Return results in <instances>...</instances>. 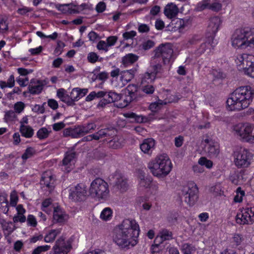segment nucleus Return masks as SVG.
Masks as SVG:
<instances>
[{
	"mask_svg": "<svg viewBox=\"0 0 254 254\" xmlns=\"http://www.w3.org/2000/svg\"><path fill=\"white\" fill-rule=\"evenodd\" d=\"M139 233V227L134 220L125 219L115 229L113 241L122 249L133 247L137 244Z\"/></svg>",
	"mask_w": 254,
	"mask_h": 254,
	"instance_id": "f257e3e1",
	"label": "nucleus"
},
{
	"mask_svg": "<svg viewBox=\"0 0 254 254\" xmlns=\"http://www.w3.org/2000/svg\"><path fill=\"white\" fill-rule=\"evenodd\" d=\"M254 91L250 86L237 88L230 95L226 103L230 111H241L249 107L252 102Z\"/></svg>",
	"mask_w": 254,
	"mask_h": 254,
	"instance_id": "f03ea898",
	"label": "nucleus"
},
{
	"mask_svg": "<svg viewBox=\"0 0 254 254\" xmlns=\"http://www.w3.org/2000/svg\"><path fill=\"white\" fill-rule=\"evenodd\" d=\"M231 44L236 49L254 48V27H245L235 30L231 37Z\"/></svg>",
	"mask_w": 254,
	"mask_h": 254,
	"instance_id": "7ed1b4c3",
	"label": "nucleus"
},
{
	"mask_svg": "<svg viewBox=\"0 0 254 254\" xmlns=\"http://www.w3.org/2000/svg\"><path fill=\"white\" fill-rule=\"evenodd\" d=\"M148 168L151 173L157 177L167 176L171 171L172 164L166 154L157 156L148 164Z\"/></svg>",
	"mask_w": 254,
	"mask_h": 254,
	"instance_id": "20e7f679",
	"label": "nucleus"
},
{
	"mask_svg": "<svg viewBox=\"0 0 254 254\" xmlns=\"http://www.w3.org/2000/svg\"><path fill=\"white\" fill-rule=\"evenodd\" d=\"M109 185L102 179L97 178L91 182L89 193L93 197L99 200H107L109 196Z\"/></svg>",
	"mask_w": 254,
	"mask_h": 254,
	"instance_id": "39448f33",
	"label": "nucleus"
},
{
	"mask_svg": "<svg viewBox=\"0 0 254 254\" xmlns=\"http://www.w3.org/2000/svg\"><path fill=\"white\" fill-rule=\"evenodd\" d=\"M161 72V66L159 64H153V68L150 67L145 72L141 79V90L146 94H152L154 93L155 88L151 84L156 79L158 73Z\"/></svg>",
	"mask_w": 254,
	"mask_h": 254,
	"instance_id": "423d86ee",
	"label": "nucleus"
},
{
	"mask_svg": "<svg viewBox=\"0 0 254 254\" xmlns=\"http://www.w3.org/2000/svg\"><path fill=\"white\" fill-rule=\"evenodd\" d=\"M154 57L151 60L150 68H153V64H159L161 66V72L162 71V65L160 64V61L166 63V60L170 59L173 53V50L170 44L166 43L160 45L155 50Z\"/></svg>",
	"mask_w": 254,
	"mask_h": 254,
	"instance_id": "0eeeda50",
	"label": "nucleus"
},
{
	"mask_svg": "<svg viewBox=\"0 0 254 254\" xmlns=\"http://www.w3.org/2000/svg\"><path fill=\"white\" fill-rule=\"evenodd\" d=\"M233 132L239 139L243 141L252 143L254 142L253 128L248 124L239 123L233 127Z\"/></svg>",
	"mask_w": 254,
	"mask_h": 254,
	"instance_id": "6e6552de",
	"label": "nucleus"
},
{
	"mask_svg": "<svg viewBox=\"0 0 254 254\" xmlns=\"http://www.w3.org/2000/svg\"><path fill=\"white\" fill-rule=\"evenodd\" d=\"M234 162L239 168L249 166L253 158V154L249 150L241 148L234 152Z\"/></svg>",
	"mask_w": 254,
	"mask_h": 254,
	"instance_id": "1a4fd4ad",
	"label": "nucleus"
},
{
	"mask_svg": "<svg viewBox=\"0 0 254 254\" xmlns=\"http://www.w3.org/2000/svg\"><path fill=\"white\" fill-rule=\"evenodd\" d=\"M182 195L186 202L190 206L193 205L198 198V189L196 184L190 182L184 186Z\"/></svg>",
	"mask_w": 254,
	"mask_h": 254,
	"instance_id": "9d476101",
	"label": "nucleus"
},
{
	"mask_svg": "<svg viewBox=\"0 0 254 254\" xmlns=\"http://www.w3.org/2000/svg\"><path fill=\"white\" fill-rule=\"evenodd\" d=\"M236 222L240 225H251L254 222V207L243 208L236 216Z\"/></svg>",
	"mask_w": 254,
	"mask_h": 254,
	"instance_id": "9b49d317",
	"label": "nucleus"
},
{
	"mask_svg": "<svg viewBox=\"0 0 254 254\" xmlns=\"http://www.w3.org/2000/svg\"><path fill=\"white\" fill-rule=\"evenodd\" d=\"M87 190V187L85 184H78L70 192L69 197L74 201H83L86 199Z\"/></svg>",
	"mask_w": 254,
	"mask_h": 254,
	"instance_id": "f8f14e48",
	"label": "nucleus"
},
{
	"mask_svg": "<svg viewBox=\"0 0 254 254\" xmlns=\"http://www.w3.org/2000/svg\"><path fill=\"white\" fill-rule=\"evenodd\" d=\"M71 246L70 243L65 241L63 237L59 238L56 242L49 254H67L70 251Z\"/></svg>",
	"mask_w": 254,
	"mask_h": 254,
	"instance_id": "ddd939ff",
	"label": "nucleus"
},
{
	"mask_svg": "<svg viewBox=\"0 0 254 254\" xmlns=\"http://www.w3.org/2000/svg\"><path fill=\"white\" fill-rule=\"evenodd\" d=\"M126 95L124 99V104H122V107L127 106L131 102L137 100L140 97L138 87L134 84H129L126 88Z\"/></svg>",
	"mask_w": 254,
	"mask_h": 254,
	"instance_id": "4468645a",
	"label": "nucleus"
},
{
	"mask_svg": "<svg viewBox=\"0 0 254 254\" xmlns=\"http://www.w3.org/2000/svg\"><path fill=\"white\" fill-rule=\"evenodd\" d=\"M86 5L85 3L76 5L71 3L64 4H58L56 5V7L64 14H72L79 13L85 8Z\"/></svg>",
	"mask_w": 254,
	"mask_h": 254,
	"instance_id": "2eb2a0df",
	"label": "nucleus"
},
{
	"mask_svg": "<svg viewBox=\"0 0 254 254\" xmlns=\"http://www.w3.org/2000/svg\"><path fill=\"white\" fill-rule=\"evenodd\" d=\"M235 60L239 69H243L244 71L245 67L252 65L254 61V56L245 53L239 54L236 56Z\"/></svg>",
	"mask_w": 254,
	"mask_h": 254,
	"instance_id": "dca6fc26",
	"label": "nucleus"
},
{
	"mask_svg": "<svg viewBox=\"0 0 254 254\" xmlns=\"http://www.w3.org/2000/svg\"><path fill=\"white\" fill-rule=\"evenodd\" d=\"M205 152L211 158H216L219 154V147L217 142L209 138L203 140Z\"/></svg>",
	"mask_w": 254,
	"mask_h": 254,
	"instance_id": "f3484780",
	"label": "nucleus"
},
{
	"mask_svg": "<svg viewBox=\"0 0 254 254\" xmlns=\"http://www.w3.org/2000/svg\"><path fill=\"white\" fill-rule=\"evenodd\" d=\"M54 183L55 179L51 172H45L43 174L40 181V184L43 188H47L50 192L54 189Z\"/></svg>",
	"mask_w": 254,
	"mask_h": 254,
	"instance_id": "a211bd4d",
	"label": "nucleus"
},
{
	"mask_svg": "<svg viewBox=\"0 0 254 254\" xmlns=\"http://www.w3.org/2000/svg\"><path fill=\"white\" fill-rule=\"evenodd\" d=\"M155 146V140L152 138H148L143 140L140 145V148L144 153L150 155L154 149Z\"/></svg>",
	"mask_w": 254,
	"mask_h": 254,
	"instance_id": "6ab92c4d",
	"label": "nucleus"
},
{
	"mask_svg": "<svg viewBox=\"0 0 254 254\" xmlns=\"http://www.w3.org/2000/svg\"><path fill=\"white\" fill-rule=\"evenodd\" d=\"M54 220L57 223H63L68 219V216L60 207L54 208L53 212Z\"/></svg>",
	"mask_w": 254,
	"mask_h": 254,
	"instance_id": "aec40b11",
	"label": "nucleus"
},
{
	"mask_svg": "<svg viewBox=\"0 0 254 254\" xmlns=\"http://www.w3.org/2000/svg\"><path fill=\"white\" fill-rule=\"evenodd\" d=\"M221 22L222 20L219 16L211 17L208 22V30L210 32L215 34L218 31Z\"/></svg>",
	"mask_w": 254,
	"mask_h": 254,
	"instance_id": "412c9836",
	"label": "nucleus"
},
{
	"mask_svg": "<svg viewBox=\"0 0 254 254\" xmlns=\"http://www.w3.org/2000/svg\"><path fill=\"white\" fill-rule=\"evenodd\" d=\"M178 10L177 5L171 2L166 5L164 10V13L168 18H172L177 15Z\"/></svg>",
	"mask_w": 254,
	"mask_h": 254,
	"instance_id": "4be33fe9",
	"label": "nucleus"
},
{
	"mask_svg": "<svg viewBox=\"0 0 254 254\" xmlns=\"http://www.w3.org/2000/svg\"><path fill=\"white\" fill-rule=\"evenodd\" d=\"M29 92L32 94H38L43 90L42 85L38 80L32 79L28 86Z\"/></svg>",
	"mask_w": 254,
	"mask_h": 254,
	"instance_id": "5701e85b",
	"label": "nucleus"
},
{
	"mask_svg": "<svg viewBox=\"0 0 254 254\" xmlns=\"http://www.w3.org/2000/svg\"><path fill=\"white\" fill-rule=\"evenodd\" d=\"M135 71V69H132L122 71L120 73V80L122 81L123 85L126 84L134 77Z\"/></svg>",
	"mask_w": 254,
	"mask_h": 254,
	"instance_id": "b1692460",
	"label": "nucleus"
},
{
	"mask_svg": "<svg viewBox=\"0 0 254 254\" xmlns=\"http://www.w3.org/2000/svg\"><path fill=\"white\" fill-rule=\"evenodd\" d=\"M172 239V232L168 229H163L160 231L158 236L155 239V241H157L159 239V242L160 243H162L165 241L170 240Z\"/></svg>",
	"mask_w": 254,
	"mask_h": 254,
	"instance_id": "393cba45",
	"label": "nucleus"
},
{
	"mask_svg": "<svg viewBox=\"0 0 254 254\" xmlns=\"http://www.w3.org/2000/svg\"><path fill=\"white\" fill-rule=\"evenodd\" d=\"M115 187L121 192L126 191L128 187L127 179L123 176L117 178Z\"/></svg>",
	"mask_w": 254,
	"mask_h": 254,
	"instance_id": "a878e982",
	"label": "nucleus"
},
{
	"mask_svg": "<svg viewBox=\"0 0 254 254\" xmlns=\"http://www.w3.org/2000/svg\"><path fill=\"white\" fill-rule=\"evenodd\" d=\"M75 152L73 150L66 152L65 157L63 160V165L68 168L72 166V163L75 157Z\"/></svg>",
	"mask_w": 254,
	"mask_h": 254,
	"instance_id": "bb28decb",
	"label": "nucleus"
},
{
	"mask_svg": "<svg viewBox=\"0 0 254 254\" xmlns=\"http://www.w3.org/2000/svg\"><path fill=\"white\" fill-rule=\"evenodd\" d=\"M152 182V179L150 177L145 176L142 173L140 174L138 177V184L140 188H148L150 187Z\"/></svg>",
	"mask_w": 254,
	"mask_h": 254,
	"instance_id": "cd10ccee",
	"label": "nucleus"
},
{
	"mask_svg": "<svg viewBox=\"0 0 254 254\" xmlns=\"http://www.w3.org/2000/svg\"><path fill=\"white\" fill-rule=\"evenodd\" d=\"M61 232V229L51 230L45 236L44 241L46 243H51L55 241L56 237Z\"/></svg>",
	"mask_w": 254,
	"mask_h": 254,
	"instance_id": "c85d7f7f",
	"label": "nucleus"
},
{
	"mask_svg": "<svg viewBox=\"0 0 254 254\" xmlns=\"http://www.w3.org/2000/svg\"><path fill=\"white\" fill-rule=\"evenodd\" d=\"M212 39H208L207 41L201 44L199 47L195 51L194 54L196 57H199L204 53L207 49H210L212 46L211 42Z\"/></svg>",
	"mask_w": 254,
	"mask_h": 254,
	"instance_id": "c756f323",
	"label": "nucleus"
},
{
	"mask_svg": "<svg viewBox=\"0 0 254 254\" xmlns=\"http://www.w3.org/2000/svg\"><path fill=\"white\" fill-rule=\"evenodd\" d=\"M138 59V57L133 54H128L122 59V63L125 66L131 64L135 62Z\"/></svg>",
	"mask_w": 254,
	"mask_h": 254,
	"instance_id": "7c9ffc66",
	"label": "nucleus"
},
{
	"mask_svg": "<svg viewBox=\"0 0 254 254\" xmlns=\"http://www.w3.org/2000/svg\"><path fill=\"white\" fill-rule=\"evenodd\" d=\"M20 131L22 136L26 138H31L34 134V130L29 126L22 125L20 127Z\"/></svg>",
	"mask_w": 254,
	"mask_h": 254,
	"instance_id": "2f4dec72",
	"label": "nucleus"
},
{
	"mask_svg": "<svg viewBox=\"0 0 254 254\" xmlns=\"http://www.w3.org/2000/svg\"><path fill=\"white\" fill-rule=\"evenodd\" d=\"M113 215V211L110 207H106L102 211L100 214V218L104 221H108L111 219Z\"/></svg>",
	"mask_w": 254,
	"mask_h": 254,
	"instance_id": "473e14b6",
	"label": "nucleus"
},
{
	"mask_svg": "<svg viewBox=\"0 0 254 254\" xmlns=\"http://www.w3.org/2000/svg\"><path fill=\"white\" fill-rule=\"evenodd\" d=\"M15 80L13 75H11L7 79V82L1 80L0 81V87L1 89H4L5 87L12 88L14 86Z\"/></svg>",
	"mask_w": 254,
	"mask_h": 254,
	"instance_id": "72a5a7b5",
	"label": "nucleus"
},
{
	"mask_svg": "<svg viewBox=\"0 0 254 254\" xmlns=\"http://www.w3.org/2000/svg\"><path fill=\"white\" fill-rule=\"evenodd\" d=\"M182 251L183 254H193L196 251L194 246L188 243H185L182 246Z\"/></svg>",
	"mask_w": 254,
	"mask_h": 254,
	"instance_id": "f704fd0d",
	"label": "nucleus"
},
{
	"mask_svg": "<svg viewBox=\"0 0 254 254\" xmlns=\"http://www.w3.org/2000/svg\"><path fill=\"white\" fill-rule=\"evenodd\" d=\"M8 201L3 196H0V211L6 214L8 211Z\"/></svg>",
	"mask_w": 254,
	"mask_h": 254,
	"instance_id": "c9c22d12",
	"label": "nucleus"
},
{
	"mask_svg": "<svg viewBox=\"0 0 254 254\" xmlns=\"http://www.w3.org/2000/svg\"><path fill=\"white\" fill-rule=\"evenodd\" d=\"M50 132L46 127H43L38 130L36 135L39 139L42 140L47 138L49 136Z\"/></svg>",
	"mask_w": 254,
	"mask_h": 254,
	"instance_id": "e433bc0d",
	"label": "nucleus"
},
{
	"mask_svg": "<svg viewBox=\"0 0 254 254\" xmlns=\"http://www.w3.org/2000/svg\"><path fill=\"white\" fill-rule=\"evenodd\" d=\"M210 0H202L199 2L196 7L198 11H202L205 9H209L210 7Z\"/></svg>",
	"mask_w": 254,
	"mask_h": 254,
	"instance_id": "4c0bfd02",
	"label": "nucleus"
},
{
	"mask_svg": "<svg viewBox=\"0 0 254 254\" xmlns=\"http://www.w3.org/2000/svg\"><path fill=\"white\" fill-rule=\"evenodd\" d=\"M80 89L78 88H75L72 90L70 93V98H71V100L74 103H75V101H78L79 99L81 98L80 97Z\"/></svg>",
	"mask_w": 254,
	"mask_h": 254,
	"instance_id": "58836bf2",
	"label": "nucleus"
},
{
	"mask_svg": "<svg viewBox=\"0 0 254 254\" xmlns=\"http://www.w3.org/2000/svg\"><path fill=\"white\" fill-rule=\"evenodd\" d=\"M34 153V149L32 147H28L25 150L21 158L23 160L26 161L27 159L32 157Z\"/></svg>",
	"mask_w": 254,
	"mask_h": 254,
	"instance_id": "ea45409f",
	"label": "nucleus"
},
{
	"mask_svg": "<svg viewBox=\"0 0 254 254\" xmlns=\"http://www.w3.org/2000/svg\"><path fill=\"white\" fill-rule=\"evenodd\" d=\"M82 127L83 134H85L94 130L96 127V125L93 123H91L84 126H82Z\"/></svg>",
	"mask_w": 254,
	"mask_h": 254,
	"instance_id": "a19ab883",
	"label": "nucleus"
},
{
	"mask_svg": "<svg viewBox=\"0 0 254 254\" xmlns=\"http://www.w3.org/2000/svg\"><path fill=\"white\" fill-rule=\"evenodd\" d=\"M51 247L49 245L40 246L35 248L32 254H41L43 252H46L50 249Z\"/></svg>",
	"mask_w": 254,
	"mask_h": 254,
	"instance_id": "79ce46f5",
	"label": "nucleus"
},
{
	"mask_svg": "<svg viewBox=\"0 0 254 254\" xmlns=\"http://www.w3.org/2000/svg\"><path fill=\"white\" fill-rule=\"evenodd\" d=\"M25 104L23 102L19 101L14 104V111L17 114L21 113L25 108Z\"/></svg>",
	"mask_w": 254,
	"mask_h": 254,
	"instance_id": "37998d69",
	"label": "nucleus"
},
{
	"mask_svg": "<svg viewBox=\"0 0 254 254\" xmlns=\"http://www.w3.org/2000/svg\"><path fill=\"white\" fill-rule=\"evenodd\" d=\"M14 111L9 110L7 111L4 115V118L6 121H13L16 118V115Z\"/></svg>",
	"mask_w": 254,
	"mask_h": 254,
	"instance_id": "c03bdc74",
	"label": "nucleus"
},
{
	"mask_svg": "<svg viewBox=\"0 0 254 254\" xmlns=\"http://www.w3.org/2000/svg\"><path fill=\"white\" fill-rule=\"evenodd\" d=\"M198 163L201 166H205L207 168H210L212 166V162L207 160L205 157H201L198 160Z\"/></svg>",
	"mask_w": 254,
	"mask_h": 254,
	"instance_id": "a18cd8bd",
	"label": "nucleus"
},
{
	"mask_svg": "<svg viewBox=\"0 0 254 254\" xmlns=\"http://www.w3.org/2000/svg\"><path fill=\"white\" fill-rule=\"evenodd\" d=\"M244 72L249 76L254 78V61L252 63V65L251 66H247V67H245Z\"/></svg>",
	"mask_w": 254,
	"mask_h": 254,
	"instance_id": "49530a36",
	"label": "nucleus"
},
{
	"mask_svg": "<svg viewBox=\"0 0 254 254\" xmlns=\"http://www.w3.org/2000/svg\"><path fill=\"white\" fill-rule=\"evenodd\" d=\"M124 116L127 118L134 119L137 122H142L143 118L142 116H137L133 112H128L124 114Z\"/></svg>",
	"mask_w": 254,
	"mask_h": 254,
	"instance_id": "de8ad7c7",
	"label": "nucleus"
},
{
	"mask_svg": "<svg viewBox=\"0 0 254 254\" xmlns=\"http://www.w3.org/2000/svg\"><path fill=\"white\" fill-rule=\"evenodd\" d=\"M73 138H77L81 135H83V131L82 126H78L74 128H73Z\"/></svg>",
	"mask_w": 254,
	"mask_h": 254,
	"instance_id": "09e8293b",
	"label": "nucleus"
},
{
	"mask_svg": "<svg viewBox=\"0 0 254 254\" xmlns=\"http://www.w3.org/2000/svg\"><path fill=\"white\" fill-rule=\"evenodd\" d=\"M109 146L114 149H117L122 146V142L116 137L109 142Z\"/></svg>",
	"mask_w": 254,
	"mask_h": 254,
	"instance_id": "8fccbe9b",
	"label": "nucleus"
},
{
	"mask_svg": "<svg viewBox=\"0 0 254 254\" xmlns=\"http://www.w3.org/2000/svg\"><path fill=\"white\" fill-rule=\"evenodd\" d=\"M222 4L221 2L219 1H215L213 3L210 4L209 9L214 11H218L221 9Z\"/></svg>",
	"mask_w": 254,
	"mask_h": 254,
	"instance_id": "3c124183",
	"label": "nucleus"
},
{
	"mask_svg": "<svg viewBox=\"0 0 254 254\" xmlns=\"http://www.w3.org/2000/svg\"><path fill=\"white\" fill-rule=\"evenodd\" d=\"M111 130L109 128H104L98 131V134L100 136V137L101 138L106 137V136H110L112 135V133H111Z\"/></svg>",
	"mask_w": 254,
	"mask_h": 254,
	"instance_id": "603ef678",
	"label": "nucleus"
},
{
	"mask_svg": "<svg viewBox=\"0 0 254 254\" xmlns=\"http://www.w3.org/2000/svg\"><path fill=\"white\" fill-rule=\"evenodd\" d=\"M111 130L109 128H104L98 131V134L100 136V137L101 138L106 137V136H110L112 135V133H111Z\"/></svg>",
	"mask_w": 254,
	"mask_h": 254,
	"instance_id": "864d4df0",
	"label": "nucleus"
},
{
	"mask_svg": "<svg viewBox=\"0 0 254 254\" xmlns=\"http://www.w3.org/2000/svg\"><path fill=\"white\" fill-rule=\"evenodd\" d=\"M109 47L108 44L104 41H100L97 45V48L99 50H103L105 52L108 51Z\"/></svg>",
	"mask_w": 254,
	"mask_h": 254,
	"instance_id": "5fc2aeb1",
	"label": "nucleus"
},
{
	"mask_svg": "<svg viewBox=\"0 0 254 254\" xmlns=\"http://www.w3.org/2000/svg\"><path fill=\"white\" fill-rule=\"evenodd\" d=\"M98 58L99 56L94 52L90 53L87 56V59L91 63H96L97 61Z\"/></svg>",
	"mask_w": 254,
	"mask_h": 254,
	"instance_id": "6e6d98bb",
	"label": "nucleus"
},
{
	"mask_svg": "<svg viewBox=\"0 0 254 254\" xmlns=\"http://www.w3.org/2000/svg\"><path fill=\"white\" fill-rule=\"evenodd\" d=\"M65 124L63 122L55 123L52 125L53 129L55 131H58L63 129Z\"/></svg>",
	"mask_w": 254,
	"mask_h": 254,
	"instance_id": "4d7b16f0",
	"label": "nucleus"
},
{
	"mask_svg": "<svg viewBox=\"0 0 254 254\" xmlns=\"http://www.w3.org/2000/svg\"><path fill=\"white\" fill-rule=\"evenodd\" d=\"M154 46V42L151 40H147L142 44V48L144 50H147Z\"/></svg>",
	"mask_w": 254,
	"mask_h": 254,
	"instance_id": "13d9d810",
	"label": "nucleus"
},
{
	"mask_svg": "<svg viewBox=\"0 0 254 254\" xmlns=\"http://www.w3.org/2000/svg\"><path fill=\"white\" fill-rule=\"evenodd\" d=\"M64 44L62 41H59L57 43V46L55 50V54L58 55H60L64 47Z\"/></svg>",
	"mask_w": 254,
	"mask_h": 254,
	"instance_id": "bf43d9fd",
	"label": "nucleus"
},
{
	"mask_svg": "<svg viewBox=\"0 0 254 254\" xmlns=\"http://www.w3.org/2000/svg\"><path fill=\"white\" fill-rule=\"evenodd\" d=\"M27 222L28 225L35 227L37 225V221L35 217L32 215H29L27 217Z\"/></svg>",
	"mask_w": 254,
	"mask_h": 254,
	"instance_id": "052dcab7",
	"label": "nucleus"
},
{
	"mask_svg": "<svg viewBox=\"0 0 254 254\" xmlns=\"http://www.w3.org/2000/svg\"><path fill=\"white\" fill-rule=\"evenodd\" d=\"M136 35V33L134 31H130L124 33L123 36L125 40L132 39Z\"/></svg>",
	"mask_w": 254,
	"mask_h": 254,
	"instance_id": "680f3d73",
	"label": "nucleus"
},
{
	"mask_svg": "<svg viewBox=\"0 0 254 254\" xmlns=\"http://www.w3.org/2000/svg\"><path fill=\"white\" fill-rule=\"evenodd\" d=\"M67 95L65 90L64 88H60L57 91V96L62 101H63V100L65 98Z\"/></svg>",
	"mask_w": 254,
	"mask_h": 254,
	"instance_id": "e2e57ef3",
	"label": "nucleus"
},
{
	"mask_svg": "<svg viewBox=\"0 0 254 254\" xmlns=\"http://www.w3.org/2000/svg\"><path fill=\"white\" fill-rule=\"evenodd\" d=\"M73 130L72 127H68L65 128L63 132V135L64 137L71 136L73 138Z\"/></svg>",
	"mask_w": 254,
	"mask_h": 254,
	"instance_id": "0e129e2a",
	"label": "nucleus"
},
{
	"mask_svg": "<svg viewBox=\"0 0 254 254\" xmlns=\"http://www.w3.org/2000/svg\"><path fill=\"white\" fill-rule=\"evenodd\" d=\"M48 106L53 110H56L58 108L59 105L56 100L53 99H49L48 101Z\"/></svg>",
	"mask_w": 254,
	"mask_h": 254,
	"instance_id": "69168bd1",
	"label": "nucleus"
},
{
	"mask_svg": "<svg viewBox=\"0 0 254 254\" xmlns=\"http://www.w3.org/2000/svg\"><path fill=\"white\" fill-rule=\"evenodd\" d=\"M13 220L15 223L18 222L23 223L26 221V217L23 214H17V215L14 216Z\"/></svg>",
	"mask_w": 254,
	"mask_h": 254,
	"instance_id": "338daca9",
	"label": "nucleus"
},
{
	"mask_svg": "<svg viewBox=\"0 0 254 254\" xmlns=\"http://www.w3.org/2000/svg\"><path fill=\"white\" fill-rule=\"evenodd\" d=\"M201 39V37L199 35H194L189 40V43L191 45H194L198 43Z\"/></svg>",
	"mask_w": 254,
	"mask_h": 254,
	"instance_id": "774afa93",
	"label": "nucleus"
}]
</instances>
